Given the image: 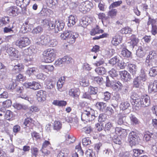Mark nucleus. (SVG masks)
Returning a JSON list of instances; mask_svg holds the SVG:
<instances>
[{
  "label": "nucleus",
  "mask_w": 157,
  "mask_h": 157,
  "mask_svg": "<svg viewBox=\"0 0 157 157\" xmlns=\"http://www.w3.org/2000/svg\"><path fill=\"white\" fill-rule=\"evenodd\" d=\"M78 36V34L76 33L67 30L62 33L60 36L62 40H66L69 43L73 44L75 42L76 39Z\"/></svg>",
  "instance_id": "obj_1"
},
{
  "label": "nucleus",
  "mask_w": 157,
  "mask_h": 157,
  "mask_svg": "<svg viewBox=\"0 0 157 157\" xmlns=\"http://www.w3.org/2000/svg\"><path fill=\"white\" fill-rule=\"evenodd\" d=\"M56 51L52 49H48L44 51L43 54V58L44 61L46 63H51L55 59Z\"/></svg>",
  "instance_id": "obj_2"
},
{
  "label": "nucleus",
  "mask_w": 157,
  "mask_h": 157,
  "mask_svg": "<svg viewBox=\"0 0 157 157\" xmlns=\"http://www.w3.org/2000/svg\"><path fill=\"white\" fill-rule=\"evenodd\" d=\"M47 25L48 28L54 30L55 33H57L63 29L64 24L61 21H50Z\"/></svg>",
  "instance_id": "obj_3"
},
{
  "label": "nucleus",
  "mask_w": 157,
  "mask_h": 157,
  "mask_svg": "<svg viewBox=\"0 0 157 157\" xmlns=\"http://www.w3.org/2000/svg\"><path fill=\"white\" fill-rule=\"evenodd\" d=\"M30 40L29 38L26 36L21 37L15 42L16 45L19 48H22L29 44Z\"/></svg>",
  "instance_id": "obj_4"
},
{
  "label": "nucleus",
  "mask_w": 157,
  "mask_h": 157,
  "mask_svg": "<svg viewBox=\"0 0 157 157\" xmlns=\"http://www.w3.org/2000/svg\"><path fill=\"white\" fill-rule=\"evenodd\" d=\"M92 6V3L89 1L83 2L79 6V10L81 12L85 13L89 11Z\"/></svg>",
  "instance_id": "obj_5"
},
{
  "label": "nucleus",
  "mask_w": 157,
  "mask_h": 157,
  "mask_svg": "<svg viewBox=\"0 0 157 157\" xmlns=\"http://www.w3.org/2000/svg\"><path fill=\"white\" fill-rule=\"evenodd\" d=\"M139 139L136 132L132 131L129 134L128 140L131 146L138 144Z\"/></svg>",
  "instance_id": "obj_6"
},
{
  "label": "nucleus",
  "mask_w": 157,
  "mask_h": 157,
  "mask_svg": "<svg viewBox=\"0 0 157 157\" xmlns=\"http://www.w3.org/2000/svg\"><path fill=\"white\" fill-rule=\"evenodd\" d=\"M141 101L139 102L138 108L145 107L149 106L150 104V97L147 95H143L140 98Z\"/></svg>",
  "instance_id": "obj_7"
},
{
  "label": "nucleus",
  "mask_w": 157,
  "mask_h": 157,
  "mask_svg": "<svg viewBox=\"0 0 157 157\" xmlns=\"http://www.w3.org/2000/svg\"><path fill=\"white\" fill-rule=\"evenodd\" d=\"M36 99L39 102H43L46 99V92L40 90L36 92Z\"/></svg>",
  "instance_id": "obj_8"
},
{
  "label": "nucleus",
  "mask_w": 157,
  "mask_h": 157,
  "mask_svg": "<svg viewBox=\"0 0 157 157\" xmlns=\"http://www.w3.org/2000/svg\"><path fill=\"white\" fill-rule=\"evenodd\" d=\"M7 12L10 16H16L21 13L19 9L16 6L10 7L7 10Z\"/></svg>",
  "instance_id": "obj_9"
},
{
  "label": "nucleus",
  "mask_w": 157,
  "mask_h": 157,
  "mask_svg": "<svg viewBox=\"0 0 157 157\" xmlns=\"http://www.w3.org/2000/svg\"><path fill=\"white\" fill-rule=\"evenodd\" d=\"M6 48L7 52L10 56L16 58L18 57V51L17 50L8 46L6 47Z\"/></svg>",
  "instance_id": "obj_10"
},
{
  "label": "nucleus",
  "mask_w": 157,
  "mask_h": 157,
  "mask_svg": "<svg viewBox=\"0 0 157 157\" xmlns=\"http://www.w3.org/2000/svg\"><path fill=\"white\" fill-rule=\"evenodd\" d=\"M25 86L28 88L36 90L40 88V84L36 82H28L25 83Z\"/></svg>",
  "instance_id": "obj_11"
},
{
  "label": "nucleus",
  "mask_w": 157,
  "mask_h": 157,
  "mask_svg": "<svg viewBox=\"0 0 157 157\" xmlns=\"http://www.w3.org/2000/svg\"><path fill=\"white\" fill-rule=\"evenodd\" d=\"M119 74L122 79L124 81L127 82L131 78L130 75L126 71H121L120 72Z\"/></svg>",
  "instance_id": "obj_12"
},
{
  "label": "nucleus",
  "mask_w": 157,
  "mask_h": 157,
  "mask_svg": "<svg viewBox=\"0 0 157 157\" xmlns=\"http://www.w3.org/2000/svg\"><path fill=\"white\" fill-rule=\"evenodd\" d=\"M94 110L90 109H88V110H84L82 113L85 114L87 116H88L89 117H90L91 121H93L96 117L94 114Z\"/></svg>",
  "instance_id": "obj_13"
},
{
  "label": "nucleus",
  "mask_w": 157,
  "mask_h": 157,
  "mask_svg": "<svg viewBox=\"0 0 157 157\" xmlns=\"http://www.w3.org/2000/svg\"><path fill=\"white\" fill-rule=\"evenodd\" d=\"M131 99L134 103V105L138 107L139 102L141 101L140 98L138 95L136 93H132L131 96Z\"/></svg>",
  "instance_id": "obj_14"
},
{
  "label": "nucleus",
  "mask_w": 157,
  "mask_h": 157,
  "mask_svg": "<svg viewBox=\"0 0 157 157\" xmlns=\"http://www.w3.org/2000/svg\"><path fill=\"white\" fill-rule=\"evenodd\" d=\"M148 91L151 93H155L157 91V80L150 83L148 86Z\"/></svg>",
  "instance_id": "obj_15"
},
{
  "label": "nucleus",
  "mask_w": 157,
  "mask_h": 157,
  "mask_svg": "<svg viewBox=\"0 0 157 157\" xmlns=\"http://www.w3.org/2000/svg\"><path fill=\"white\" fill-rule=\"evenodd\" d=\"M31 25L28 24V23H25L22 26L20 31L23 33H27L31 30Z\"/></svg>",
  "instance_id": "obj_16"
},
{
  "label": "nucleus",
  "mask_w": 157,
  "mask_h": 157,
  "mask_svg": "<svg viewBox=\"0 0 157 157\" xmlns=\"http://www.w3.org/2000/svg\"><path fill=\"white\" fill-rule=\"evenodd\" d=\"M30 2V0H16V3L22 9L21 6H23V7H26L29 4Z\"/></svg>",
  "instance_id": "obj_17"
},
{
  "label": "nucleus",
  "mask_w": 157,
  "mask_h": 157,
  "mask_svg": "<svg viewBox=\"0 0 157 157\" xmlns=\"http://www.w3.org/2000/svg\"><path fill=\"white\" fill-rule=\"evenodd\" d=\"M69 94L70 96L73 97L78 98L80 94V92L77 88H72L69 90Z\"/></svg>",
  "instance_id": "obj_18"
},
{
  "label": "nucleus",
  "mask_w": 157,
  "mask_h": 157,
  "mask_svg": "<svg viewBox=\"0 0 157 157\" xmlns=\"http://www.w3.org/2000/svg\"><path fill=\"white\" fill-rule=\"evenodd\" d=\"M131 40L130 44L131 45V48L133 49L134 47L136 46L138 43L139 39L135 35H132L130 38Z\"/></svg>",
  "instance_id": "obj_19"
},
{
  "label": "nucleus",
  "mask_w": 157,
  "mask_h": 157,
  "mask_svg": "<svg viewBox=\"0 0 157 157\" xmlns=\"http://www.w3.org/2000/svg\"><path fill=\"white\" fill-rule=\"evenodd\" d=\"M24 68V66L21 64H18L14 66L12 70L13 74H16L20 72Z\"/></svg>",
  "instance_id": "obj_20"
},
{
  "label": "nucleus",
  "mask_w": 157,
  "mask_h": 157,
  "mask_svg": "<svg viewBox=\"0 0 157 157\" xmlns=\"http://www.w3.org/2000/svg\"><path fill=\"white\" fill-rule=\"evenodd\" d=\"M129 72L133 75H135L137 71V67L135 64L129 63L128 65Z\"/></svg>",
  "instance_id": "obj_21"
},
{
  "label": "nucleus",
  "mask_w": 157,
  "mask_h": 157,
  "mask_svg": "<svg viewBox=\"0 0 157 157\" xmlns=\"http://www.w3.org/2000/svg\"><path fill=\"white\" fill-rule=\"evenodd\" d=\"M68 20L67 25L68 27H71L75 24L77 19L76 16L71 15L68 17Z\"/></svg>",
  "instance_id": "obj_22"
},
{
  "label": "nucleus",
  "mask_w": 157,
  "mask_h": 157,
  "mask_svg": "<svg viewBox=\"0 0 157 157\" xmlns=\"http://www.w3.org/2000/svg\"><path fill=\"white\" fill-rule=\"evenodd\" d=\"M58 0H46V3L50 8H54L58 4Z\"/></svg>",
  "instance_id": "obj_23"
},
{
  "label": "nucleus",
  "mask_w": 157,
  "mask_h": 157,
  "mask_svg": "<svg viewBox=\"0 0 157 157\" xmlns=\"http://www.w3.org/2000/svg\"><path fill=\"white\" fill-rule=\"evenodd\" d=\"M136 77L141 82L145 81L147 79V75L144 70L143 69H141L140 75L139 76Z\"/></svg>",
  "instance_id": "obj_24"
},
{
  "label": "nucleus",
  "mask_w": 157,
  "mask_h": 157,
  "mask_svg": "<svg viewBox=\"0 0 157 157\" xmlns=\"http://www.w3.org/2000/svg\"><path fill=\"white\" fill-rule=\"evenodd\" d=\"M146 65L149 67L155 66L156 65V62L155 59H148L147 57L145 60Z\"/></svg>",
  "instance_id": "obj_25"
},
{
  "label": "nucleus",
  "mask_w": 157,
  "mask_h": 157,
  "mask_svg": "<svg viewBox=\"0 0 157 157\" xmlns=\"http://www.w3.org/2000/svg\"><path fill=\"white\" fill-rule=\"evenodd\" d=\"M96 107L102 112H105L106 110V104L103 102H98L96 104Z\"/></svg>",
  "instance_id": "obj_26"
},
{
  "label": "nucleus",
  "mask_w": 157,
  "mask_h": 157,
  "mask_svg": "<svg viewBox=\"0 0 157 157\" xmlns=\"http://www.w3.org/2000/svg\"><path fill=\"white\" fill-rule=\"evenodd\" d=\"M39 70L37 68L32 67L28 68L26 71V73L29 76L32 75H35L38 72Z\"/></svg>",
  "instance_id": "obj_27"
},
{
  "label": "nucleus",
  "mask_w": 157,
  "mask_h": 157,
  "mask_svg": "<svg viewBox=\"0 0 157 157\" xmlns=\"http://www.w3.org/2000/svg\"><path fill=\"white\" fill-rule=\"evenodd\" d=\"M104 32L102 29H99V27L97 25L96 27L92 29L90 32V34L92 36H94L96 34L102 33Z\"/></svg>",
  "instance_id": "obj_28"
},
{
  "label": "nucleus",
  "mask_w": 157,
  "mask_h": 157,
  "mask_svg": "<svg viewBox=\"0 0 157 157\" xmlns=\"http://www.w3.org/2000/svg\"><path fill=\"white\" fill-rule=\"evenodd\" d=\"M130 121V123L131 125H135L138 124L139 123V120L135 117V116L132 114H131L129 116Z\"/></svg>",
  "instance_id": "obj_29"
},
{
  "label": "nucleus",
  "mask_w": 157,
  "mask_h": 157,
  "mask_svg": "<svg viewBox=\"0 0 157 157\" xmlns=\"http://www.w3.org/2000/svg\"><path fill=\"white\" fill-rule=\"evenodd\" d=\"M114 83L113 84L112 88L117 91L121 90L123 87L122 84L118 81L115 80Z\"/></svg>",
  "instance_id": "obj_30"
},
{
  "label": "nucleus",
  "mask_w": 157,
  "mask_h": 157,
  "mask_svg": "<svg viewBox=\"0 0 157 157\" xmlns=\"http://www.w3.org/2000/svg\"><path fill=\"white\" fill-rule=\"evenodd\" d=\"M43 31V28L40 26H38L34 28L31 33L34 35H36L41 34Z\"/></svg>",
  "instance_id": "obj_31"
},
{
  "label": "nucleus",
  "mask_w": 157,
  "mask_h": 157,
  "mask_svg": "<svg viewBox=\"0 0 157 157\" xmlns=\"http://www.w3.org/2000/svg\"><path fill=\"white\" fill-rule=\"evenodd\" d=\"M64 77H62L60 78L57 83V86L58 90L60 91H62V90L61 88L63 86V84L64 81Z\"/></svg>",
  "instance_id": "obj_32"
},
{
  "label": "nucleus",
  "mask_w": 157,
  "mask_h": 157,
  "mask_svg": "<svg viewBox=\"0 0 157 157\" xmlns=\"http://www.w3.org/2000/svg\"><path fill=\"white\" fill-rule=\"evenodd\" d=\"M50 37L49 36H41V45H48L49 44Z\"/></svg>",
  "instance_id": "obj_33"
},
{
  "label": "nucleus",
  "mask_w": 157,
  "mask_h": 157,
  "mask_svg": "<svg viewBox=\"0 0 157 157\" xmlns=\"http://www.w3.org/2000/svg\"><path fill=\"white\" fill-rule=\"evenodd\" d=\"M145 53L144 52L143 48L141 46H139L136 52V55L140 58L143 57Z\"/></svg>",
  "instance_id": "obj_34"
},
{
  "label": "nucleus",
  "mask_w": 157,
  "mask_h": 157,
  "mask_svg": "<svg viewBox=\"0 0 157 157\" xmlns=\"http://www.w3.org/2000/svg\"><path fill=\"white\" fill-rule=\"evenodd\" d=\"M133 154L132 157H138L142 154L144 151L140 149H133L132 150Z\"/></svg>",
  "instance_id": "obj_35"
},
{
  "label": "nucleus",
  "mask_w": 157,
  "mask_h": 157,
  "mask_svg": "<svg viewBox=\"0 0 157 157\" xmlns=\"http://www.w3.org/2000/svg\"><path fill=\"white\" fill-rule=\"evenodd\" d=\"M141 82L139 79L137 77L134 79L132 82V86L133 87L136 88H139L140 86V85L141 83Z\"/></svg>",
  "instance_id": "obj_36"
},
{
  "label": "nucleus",
  "mask_w": 157,
  "mask_h": 157,
  "mask_svg": "<svg viewBox=\"0 0 157 157\" xmlns=\"http://www.w3.org/2000/svg\"><path fill=\"white\" fill-rule=\"evenodd\" d=\"M131 52L125 48H123L121 52L122 55L126 58L129 57L131 56Z\"/></svg>",
  "instance_id": "obj_37"
},
{
  "label": "nucleus",
  "mask_w": 157,
  "mask_h": 157,
  "mask_svg": "<svg viewBox=\"0 0 157 157\" xmlns=\"http://www.w3.org/2000/svg\"><path fill=\"white\" fill-rule=\"evenodd\" d=\"M126 116L124 114L120 115L116 123L118 125H122L124 123V121L125 120Z\"/></svg>",
  "instance_id": "obj_38"
},
{
  "label": "nucleus",
  "mask_w": 157,
  "mask_h": 157,
  "mask_svg": "<svg viewBox=\"0 0 157 157\" xmlns=\"http://www.w3.org/2000/svg\"><path fill=\"white\" fill-rule=\"evenodd\" d=\"M119 61V57L117 56H115L114 57L110 59L109 62L112 66H113Z\"/></svg>",
  "instance_id": "obj_39"
},
{
  "label": "nucleus",
  "mask_w": 157,
  "mask_h": 157,
  "mask_svg": "<svg viewBox=\"0 0 157 157\" xmlns=\"http://www.w3.org/2000/svg\"><path fill=\"white\" fill-rule=\"evenodd\" d=\"M132 31L131 28L128 27H126L121 29L120 32L122 34H127L130 33Z\"/></svg>",
  "instance_id": "obj_40"
},
{
  "label": "nucleus",
  "mask_w": 157,
  "mask_h": 157,
  "mask_svg": "<svg viewBox=\"0 0 157 157\" xmlns=\"http://www.w3.org/2000/svg\"><path fill=\"white\" fill-rule=\"evenodd\" d=\"M122 40V38L115 36L113 38L111 41L112 43L114 45L116 46L120 43Z\"/></svg>",
  "instance_id": "obj_41"
},
{
  "label": "nucleus",
  "mask_w": 157,
  "mask_h": 157,
  "mask_svg": "<svg viewBox=\"0 0 157 157\" xmlns=\"http://www.w3.org/2000/svg\"><path fill=\"white\" fill-rule=\"evenodd\" d=\"M95 72L99 75H102L104 74L106 71L105 69L102 67H98L95 69Z\"/></svg>",
  "instance_id": "obj_42"
},
{
  "label": "nucleus",
  "mask_w": 157,
  "mask_h": 157,
  "mask_svg": "<svg viewBox=\"0 0 157 157\" xmlns=\"http://www.w3.org/2000/svg\"><path fill=\"white\" fill-rule=\"evenodd\" d=\"M150 70L149 74L150 76L154 77L157 75V67L153 66Z\"/></svg>",
  "instance_id": "obj_43"
},
{
  "label": "nucleus",
  "mask_w": 157,
  "mask_h": 157,
  "mask_svg": "<svg viewBox=\"0 0 157 157\" xmlns=\"http://www.w3.org/2000/svg\"><path fill=\"white\" fill-rule=\"evenodd\" d=\"M129 105L130 104L128 101L122 102L121 104L120 108L121 109L124 110L127 109L129 107Z\"/></svg>",
  "instance_id": "obj_44"
},
{
  "label": "nucleus",
  "mask_w": 157,
  "mask_h": 157,
  "mask_svg": "<svg viewBox=\"0 0 157 157\" xmlns=\"http://www.w3.org/2000/svg\"><path fill=\"white\" fill-rule=\"evenodd\" d=\"M106 79V86H107L111 87H112L113 86V84L114 83L115 80H113L109 78L108 76L105 77Z\"/></svg>",
  "instance_id": "obj_45"
},
{
  "label": "nucleus",
  "mask_w": 157,
  "mask_h": 157,
  "mask_svg": "<svg viewBox=\"0 0 157 157\" xmlns=\"http://www.w3.org/2000/svg\"><path fill=\"white\" fill-rule=\"evenodd\" d=\"M12 112L7 110L4 114L5 118L7 120H10L13 117Z\"/></svg>",
  "instance_id": "obj_46"
},
{
  "label": "nucleus",
  "mask_w": 157,
  "mask_h": 157,
  "mask_svg": "<svg viewBox=\"0 0 157 157\" xmlns=\"http://www.w3.org/2000/svg\"><path fill=\"white\" fill-rule=\"evenodd\" d=\"M90 94H96L98 92V88L96 87L90 86L89 87Z\"/></svg>",
  "instance_id": "obj_47"
},
{
  "label": "nucleus",
  "mask_w": 157,
  "mask_h": 157,
  "mask_svg": "<svg viewBox=\"0 0 157 157\" xmlns=\"http://www.w3.org/2000/svg\"><path fill=\"white\" fill-rule=\"evenodd\" d=\"M25 62L32 61L33 59V56L32 55L25 54L23 57Z\"/></svg>",
  "instance_id": "obj_48"
},
{
  "label": "nucleus",
  "mask_w": 157,
  "mask_h": 157,
  "mask_svg": "<svg viewBox=\"0 0 157 157\" xmlns=\"http://www.w3.org/2000/svg\"><path fill=\"white\" fill-rule=\"evenodd\" d=\"M12 104V101L8 99L2 102V105L6 109L10 107Z\"/></svg>",
  "instance_id": "obj_49"
},
{
  "label": "nucleus",
  "mask_w": 157,
  "mask_h": 157,
  "mask_svg": "<svg viewBox=\"0 0 157 157\" xmlns=\"http://www.w3.org/2000/svg\"><path fill=\"white\" fill-rule=\"evenodd\" d=\"M114 0V1H115ZM113 3L111 4L109 6V8H115L118 6H120L122 3V2L121 1H119L117 2H113Z\"/></svg>",
  "instance_id": "obj_50"
},
{
  "label": "nucleus",
  "mask_w": 157,
  "mask_h": 157,
  "mask_svg": "<svg viewBox=\"0 0 157 157\" xmlns=\"http://www.w3.org/2000/svg\"><path fill=\"white\" fill-rule=\"evenodd\" d=\"M152 135L153 134L152 133L149 132H146L143 137L144 140L146 141L149 140L151 139Z\"/></svg>",
  "instance_id": "obj_51"
},
{
  "label": "nucleus",
  "mask_w": 157,
  "mask_h": 157,
  "mask_svg": "<svg viewBox=\"0 0 157 157\" xmlns=\"http://www.w3.org/2000/svg\"><path fill=\"white\" fill-rule=\"evenodd\" d=\"M109 73L110 76L112 78L116 77L118 76V73L114 69H112L109 71Z\"/></svg>",
  "instance_id": "obj_52"
},
{
  "label": "nucleus",
  "mask_w": 157,
  "mask_h": 157,
  "mask_svg": "<svg viewBox=\"0 0 157 157\" xmlns=\"http://www.w3.org/2000/svg\"><path fill=\"white\" fill-rule=\"evenodd\" d=\"M62 58L63 61V62L64 63L69 64L71 62L72 58L69 56H65Z\"/></svg>",
  "instance_id": "obj_53"
},
{
  "label": "nucleus",
  "mask_w": 157,
  "mask_h": 157,
  "mask_svg": "<svg viewBox=\"0 0 157 157\" xmlns=\"http://www.w3.org/2000/svg\"><path fill=\"white\" fill-rule=\"evenodd\" d=\"M14 107L15 108L18 110H20L21 109L25 110L27 108V106L26 105H23L20 104H17L15 105Z\"/></svg>",
  "instance_id": "obj_54"
},
{
  "label": "nucleus",
  "mask_w": 157,
  "mask_h": 157,
  "mask_svg": "<svg viewBox=\"0 0 157 157\" xmlns=\"http://www.w3.org/2000/svg\"><path fill=\"white\" fill-rule=\"evenodd\" d=\"M7 76V74H6V69H4L1 71L0 73V78L3 79L5 78Z\"/></svg>",
  "instance_id": "obj_55"
},
{
  "label": "nucleus",
  "mask_w": 157,
  "mask_h": 157,
  "mask_svg": "<svg viewBox=\"0 0 157 157\" xmlns=\"http://www.w3.org/2000/svg\"><path fill=\"white\" fill-rule=\"evenodd\" d=\"M88 22L86 21V18L83 17L80 21L79 24L81 26L83 27H85L88 25Z\"/></svg>",
  "instance_id": "obj_56"
},
{
  "label": "nucleus",
  "mask_w": 157,
  "mask_h": 157,
  "mask_svg": "<svg viewBox=\"0 0 157 157\" xmlns=\"http://www.w3.org/2000/svg\"><path fill=\"white\" fill-rule=\"evenodd\" d=\"M91 140H90L88 137H85L82 140V143L83 145L87 146L91 144Z\"/></svg>",
  "instance_id": "obj_57"
},
{
  "label": "nucleus",
  "mask_w": 157,
  "mask_h": 157,
  "mask_svg": "<svg viewBox=\"0 0 157 157\" xmlns=\"http://www.w3.org/2000/svg\"><path fill=\"white\" fill-rule=\"evenodd\" d=\"M91 95L88 92H85L83 93L82 98H83L87 99L90 100H93V99L92 98Z\"/></svg>",
  "instance_id": "obj_58"
},
{
  "label": "nucleus",
  "mask_w": 157,
  "mask_h": 157,
  "mask_svg": "<svg viewBox=\"0 0 157 157\" xmlns=\"http://www.w3.org/2000/svg\"><path fill=\"white\" fill-rule=\"evenodd\" d=\"M54 123V129L57 130L60 129L62 127V124L60 122L58 121H55Z\"/></svg>",
  "instance_id": "obj_59"
},
{
  "label": "nucleus",
  "mask_w": 157,
  "mask_h": 157,
  "mask_svg": "<svg viewBox=\"0 0 157 157\" xmlns=\"http://www.w3.org/2000/svg\"><path fill=\"white\" fill-rule=\"evenodd\" d=\"M57 44V42L56 39L51 40L50 38V40L48 45L51 47H54L56 46Z\"/></svg>",
  "instance_id": "obj_60"
},
{
  "label": "nucleus",
  "mask_w": 157,
  "mask_h": 157,
  "mask_svg": "<svg viewBox=\"0 0 157 157\" xmlns=\"http://www.w3.org/2000/svg\"><path fill=\"white\" fill-rule=\"evenodd\" d=\"M56 85V82L54 81H51L47 83L46 87L48 89H51L55 87Z\"/></svg>",
  "instance_id": "obj_61"
},
{
  "label": "nucleus",
  "mask_w": 157,
  "mask_h": 157,
  "mask_svg": "<svg viewBox=\"0 0 157 157\" xmlns=\"http://www.w3.org/2000/svg\"><path fill=\"white\" fill-rule=\"evenodd\" d=\"M94 80L95 82L99 84H101L103 82V79L101 76L95 77L94 78Z\"/></svg>",
  "instance_id": "obj_62"
},
{
  "label": "nucleus",
  "mask_w": 157,
  "mask_h": 157,
  "mask_svg": "<svg viewBox=\"0 0 157 157\" xmlns=\"http://www.w3.org/2000/svg\"><path fill=\"white\" fill-rule=\"evenodd\" d=\"M81 117V119L82 121H86V122L91 121L90 117H89L88 116H87L85 114L82 113Z\"/></svg>",
  "instance_id": "obj_63"
},
{
  "label": "nucleus",
  "mask_w": 157,
  "mask_h": 157,
  "mask_svg": "<svg viewBox=\"0 0 157 157\" xmlns=\"http://www.w3.org/2000/svg\"><path fill=\"white\" fill-rule=\"evenodd\" d=\"M112 140L114 143L116 144L120 145L121 143V140L117 136H114L113 137Z\"/></svg>",
  "instance_id": "obj_64"
}]
</instances>
